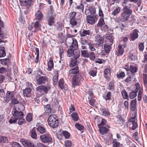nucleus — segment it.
<instances>
[{"label":"nucleus","mask_w":147,"mask_h":147,"mask_svg":"<svg viewBox=\"0 0 147 147\" xmlns=\"http://www.w3.org/2000/svg\"><path fill=\"white\" fill-rule=\"evenodd\" d=\"M123 11L120 16V19L121 21L124 22L128 20L130 16L132 14L131 4L127 3L124 6Z\"/></svg>","instance_id":"f257e3e1"},{"label":"nucleus","mask_w":147,"mask_h":147,"mask_svg":"<svg viewBox=\"0 0 147 147\" xmlns=\"http://www.w3.org/2000/svg\"><path fill=\"white\" fill-rule=\"evenodd\" d=\"M20 5L23 7L25 14H26L28 12L31 5L33 3L32 0H19Z\"/></svg>","instance_id":"f03ea898"},{"label":"nucleus","mask_w":147,"mask_h":147,"mask_svg":"<svg viewBox=\"0 0 147 147\" xmlns=\"http://www.w3.org/2000/svg\"><path fill=\"white\" fill-rule=\"evenodd\" d=\"M48 122L49 125L53 127H55L58 125V121L57 116L54 114L50 115L48 117Z\"/></svg>","instance_id":"7ed1b4c3"},{"label":"nucleus","mask_w":147,"mask_h":147,"mask_svg":"<svg viewBox=\"0 0 147 147\" xmlns=\"http://www.w3.org/2000/svg\"><path fill=\"white\" fill-rule=\"evenodd\" d=\"M50 85L47 84L46 86L41 85L37 87L36 89L37 92L40 94L42 95L44 93H47L51 88Z\"/></svg>","instance_id":"20e7f679"},{"label":"nucleus","mask_w":147,"mask_h":147,"mask_svg":"<svg viewBox=\"0 0 147 147\" xmlns=\"http://www.w3.org/2000/svg\"><path fill=\"white\" fill-rule=\"evenodd\" d=\"M104 37L100 34H97L95 37V45L98 47L102 46L104 42Z\"/></svg>","instance_id":"39448f33"},{"label":"nucleus","mask_w":147,"mask_h":147,"mask_svg":"<svg viewBox=\"0 0 147 147\" xmlns=\"http://www.w3.org/2000/svg\"><path fill=\"white\" fill-rule=\"evenodd\" d=\"M36 84L38 85L44 84L48 81V78L46 76H39L36 78Z\"/></svg>","instance_id":"423d86ee"},{"label":"nucleus","mask_w":147,"mask_h":147,"mask_svg":"<svg viewBox=\"0 0 147 147\" xmlns=\"http://www.w3.org/2000/svg\"><path fill=\"white\" fill-rule=\"evenodd\" d=\"M40 139L42 142L44 143L50 142L52 140V138L48 134H45L40 136Z\"/></svg>","instance_id":"0eeeda50"},{"label":"nucleus","mask_w":147,"mask_h":147,"mask_svg":"<svg viewBox=\"0 0 147 147\" xmlns=\"http://www.w3.org/2000/svg\"><path fill=\"white\" fill-rule=\"evenodd\" d=\"M14 98V91H7L6 94V97L4 98L3 102L5 103H8L11 100Z\"/></svg>","instance_id":"6e6552de"},{"label":"nucleus","mask_w":147,"mask_h":147,"mask_svg":"<svg viewBox=\"0 0 147 147\" xmlns=\"http://www.w3.org/2000/svg\"><path fill=\"white\" fill-rule=\"evenodd\" d=\"M12 114L13 117L16 119L18 120L19 118L23 117V113L21 111H18L16 108H14L12 111Z\"/></svg>","instance_id":"1a4fd4ad"},{"label":"nucleus","mask_w":147,"mask_h":147,"mask_svg":"<svg viewBox=\"0 0 147 147\" xmlns=\"http://www.w3.org/2000/svg\"><path fill=\"white\" fill-rule=\"evenodd\" d=\"M111 45H110V44L105 42L103 46L104 50H102L101 52L102 55H105L106 54L109 53L112 48Z\"/></svg>","instance_id":"9d476101"},{"label":"nucleus","mask_w":147,"mask_h":147,"mask_svg":"<svg viewBox=\"0 0 147 147\" xmlns=\"http://www.w3.org/2000/svg\"><path fill=\"white\" fill-rule=\"evenodd\" d=\"M86 20L88 23L94 24L97 20V16L95 15H88L86 17Z\"/></svg>","instance_id":"9b49d317"},{"label":"nucleus","mask_w":147,"mask_h":147,"mask_svg":"<svg viewBox=\"0 0 147 147\" xmlns=\"http://www.w3.org/2000/svg\"><path fill=\"white\" fill-rule=\"evenodd\" d=\"M114 37L111 34H106L105 35V42L110 44L112 45L113 43Z\"/></svg>","instance_id":"f8f14e48"},{"label":"nucleus","mask_w":147,"mask_h":147,"mask_svg":"<svg viewBox=\"0 0 147 147\" xmlns=\"http://www.w3.org/2000/svg\"><path fill=\"white\" fill-rule=\"evenodd\" d=\"M136 89L134 91L131 92L129 94V97L131 99L134 98L137 96V93L138 92L140 89V84L138 83H137L135 84Z\"/></svg>","instance_id":"ddd939ff"},{"label":"nucleus","mask_w":147,"mask_h":147,"mask_svg":"<svg viewBox=\"0 0 147 147\" xmlns=\"http://www.w3.org/2000/svg\"><path fill=\"white\" fill-rule=\"evenodd\" d=\"M139 31L137 29H135L133 32L131 33L130 36L131 40L134 41L138 37Z\"/></svg>","instance_id":"4468645a"},{"label":"nucleus","mask_w":147,"mask_h":147,"mask_svg":"<svg viewBox=\"0 0 147 147\" xmlns=\"http://www.w3.org/2000/svg\"><path fill=\"white\" fill-rule=\"evenodd\" d=\"M32 89L30 88H26L23 90V94L24 96L29 97L31 95Z\"/></svg>","instance_id":"2eb2a0df"},{"label":"nucleus","mask_w":147,"mask_h":147,"mask_svg":"<svg viewBox=\"0 0 147 147\" xmlns=\"http://www.w3.org/2000/svg\"><path fill=\"white\" fill-rule=\"evenodd\" d=\"M45 113L48 114L54 113L55 111L51 108L50 105L49 104L47 105L45 107Z\"/></svg>","instance_id":"dca6fc26"},{"label":"nucleus","mask_w":147,"mask_h":147,"mask_svg":"<svg viewBox=\"0 0 147 147\" xmlns=\"http://www.w3.org/2000/svg\"><path fill=\"white\" fill-rule=\"evenodd\" d=\"M22 144L25 147H30L32 142L29 140L22 139L21 140Z\"/></svg>","instance_id":"f3484780"},{"label":"nucleus","mask_w":147,"mask_h":147,"mask_svg":"<svg viewBox=\"0 0 147 147\" xmlns=\"http://www.w3.org/2000/svg\"><path fill=\"white\" fill-rule=\"evenodd\" d=\"M33 26L34 30H33L32 32H35L36 31L40 30L41 25L38 21H36L33 24Z\"/></svg>","instance_id":"a211bd4d"},{"label":"nucleus","mask_w":147,"mask_h":147,"mask_svg":"<svg viewBox=\"0 0 147 147\" xmlns=\"http://www.w3.org/2000/svg\"><path fill=\"white\" fill-rule=\"evenodd\" d=\"M79 76L80 75H75L73 77L72 80V85L74 88L75 86L78 85L79 81Z\"/></svg>","instance_id":"6ab92c4d"},{"label":"nucleus","mask_w":147,"mask_h":147,"mask_svg":"<svg viewBox=\"0 0 147 147\" xmlns=\"http://www.w3.org/2000/svg\"><path fill=\"white\" fill-rule=\"evenodd\" d=\"M81 35V39L84 37H87L88 36L90 35V32L89 30H83L82 31H81L80 33Z\"/></svg>","instance_id":"aec40b11"},{"label":"nucleus","mask_w":147,"mask_h":147,"mask_svg":"<svg viewBox=\"0 0 147 147\" xmlns=\"http://www.w3.org/2000/svg\"><path fill=\"white\" fill-rule=\"evenodd\" d=\"M99 132L102 135L107 134L108 131V129L107 127L104 126L98 127Z\"/></svg>","instance_id":"412c9836"},{"label":"nucleus","mask_w":147,"mask_h":147,"mask_svg":"<svg viewBox=\"0 0 147 147\" xmlns=\"http://www.w3.org/2000/svg\"><path fill=\"white\" fill-rule=\"evenodd\" d=\"M36 129L37 131L41 134H44L46 131V129L41 125H39Z\"/></svg>","instance_id":"4be33fe9"},{"label":"nucleus","mask_w":147,"mask_h":147,"mask_svg":"<svg viewBox=\"0 0 147 147\" xmlns=\"http://www.w3.org/2000/svg\"><path fill=\"white\" fill-rule=\"evenodd\" d=\"M137 100L136 99L132 100L130 103L131 109V110L134 111L136 107Z\"/></svg>","instance_id":"5701e85b"},{"label":"nucleus","mask_w":147,"mask_h":147,"mask_svg":"<svg viewBox=\"0 0 147 147\" xmlns=\"http://www.w3.org/2000/svg\"><path fill=\"white\" fill-rule=\"evenodd\" d=\"M100 113L102 115L108 116L110 115L109 111L106 109H101L99 111Z\"/></svg>","instance_id":"b1692460"},{"label":"nucleus","mask_w":147,"mask_h":147,"mask_svg":"<svg viewBox=\"0 0 147 147\" xmlns=\"http://www.w3.org/2000/svg\"><path fill=\"white\" fill-rule=\"evenodd\" d=\"M72 42L71 45H69V47H71V48L74 49H77L78 47L77 40L76 39H74Z\"/></svg>","instance_id":"393cba45"},{"label":"nucleus","mask_w":147,"mask_h":147,"mask_svg":"<svg viewBox=\"0 0 147 147\" xmlns=\"http://www.w3.org/2000/svg\"><path fill=\"white\" fill-rule=\"evenodd\" d=\"M79 72L78 67L76 66L74 68H73L69 71V74H76Z\"/></svg>","instance_id":"a878e982"},{"label":"nucleus","mask_w":147,"mask_h":147,"mask_svg":"<svg viewBox=\"0 0 147 147\" xmlns=\"http://www.w3.org/2000/svg\"><path fill=\"white\" fill-rule=\"evenodd\" d=\"M77 62V59L72 57L71 59V63L70 64V66L71 67H73L76 65Z\"/></svg>","instance_id":"bb28decb"},{"label":"nucleus","mask_w":147,"mask_h":147,"mask_svg":"<svg viewBox=\"0 0 147 147\" xmlns=\"http://www.w3.org/2000/svg\"><path fill=\"white\" fill-rule=\"evenodd\" d=\"M5 55V48L3 46H0V57H4Z\"/></svg>","instance_id":"cd10ccee"},{"label":"nucleus","mask_w":147,"mask_h":147,"mask_svg":"<svg viewBox=\"0 0 147 147\" xmlns=\"http://www.w3.org/2000/svg\"><path fill=\"white\" fill-rule=\"evenodd\" d=\"M1 63L3 65L8 66L10 65V60L7 59H1Z\"/></svg>","instance_id":"c85d7f7f"},{"label":"nucleus","mask_w":147,"mask_h":147,"mask_svg":"<svg viewBox=\"0 0 147 147\" xmlns=\"http://www.w3.org/2000/svg\"><path fill=\"white\" fill-rule=\"evenodd\" d=\"M48 68L47 69L49 71H51L53 67L54 64L53 60H50L48 63Z\"/></svg>","instance_id":"c756f323"},{"label":"nucleus","mask_w":147,"mask_h":147,"mask_svg":"<svg viewBox=\"0 0 147 147\" xmlns=\"http://www.w3.org/2000/svg\"><path fill=\"white\" fill-rule=\"evenodd\" d=\"M63 28L62 23L60 22H58L56 25V28L57 30L60 31L62 30Z\"/></svg>","instance_id":"7c9ffc66"},{"label":"nucleus","mask_w":147,"mask_h":147,"mask_svg":"<svg viewBox=\"0 0 147 147\" xmlns=\"http://www.w3.org/2000/svg\"><path fill=\"white\" fill-rule=\"evenodd\" d=\"M35 16L36 19L38 20H40L42 18V12L40 10H38L37 11Z\"/></svg>","instance_id":"2f4dec72"},{"label":"nucleus","mask_w":147,"mask_h":147,"mask_svg":"<svg viewBox=\"0 0 147 147\" xmlns=\"http://www.w3.org/2000/svg\"><path fill=\"white\" fill-rule=\"evenodd\" d=\"M78 19H76L75 18L71 19H70V23L71 24L72 27H74L75 26H76L77 24V20Z\"/></svg>","instance_id":"473e14b6"},{"label":"nucleus","mask_w":147,"mask_h":147,"mask_svg":"<svg viewBox=\"0 0 147 147\" xmlns=\"http://www.w3.org/2000/svg\"><path fill=\"white\" fill-rule=\"evenodd\" d=\"M54 18L52 16L49 17L48 18V24L50 26H52L54 23Z\"/></svg>","instance_id":"72a5a7b5"},{"label":"nucleus","mask_w":147,"mask_h":147,"mask_svg":"<svg viewBox=\"0 0 147 147\" xmlns=\"http://www.w3.org/2000/svg\"><path fill=\"white\" fill-rule=\"evenodd\" d=\"M37 135L36 133V129L35 127L33 128L31 131V136L33 138L36 139Z\"/></svg>","instance_id":"f704fd0d"},{"label":"nucleus","mask_w":147,"mask_h":147,"mask_svg":"<svg viewBox=\"0 0 147 147\" xmlns=\"http://www.w3.org/2000/svg\"><path fill=\"white\" fill-rule=\"evenodd\" d=\"M105 77L106 79L108 78L110 75V71L109 69L106 68L104 71Z\"/></svg>","instance_id":"c9c22d12"},{"label":"nucleus","mask_w":147,"mask_h":147,"mask_svg":"<svg viewBox=\"0 0 147 147\" xmlns=\"http://www.w3.org/2000/svg\"><path fill=\"white\" fill-rule=\"evenodd\" d=\"M74 50V49L69 48L67 51V55L68 57H71L73 55Z\"/></svg>","instance_id":"e433bc0d"},{"label":"nucleus","mask_w":147,"mask_h":147,"mask_svg":"<svg viewBox=\"0 0 147 147\" xmlns=\"http://www.w3.org/2000/svg\"><path fill=\"white\" fill-rule=\"evenodd\" d=\"M118 55H121L123 54L124 51L122 45H119L118 46Z\"/></svg>","instance_id":"4c0bfd02"},{"label":"nucleus","mask_w":147,"mask_h":147,"mask_svg":"<svg viewBox=\"0 0 147 147\" xmlns=\"http://www.w3.org/2000/svg\"><path fill=\"white\" fill-rule=\"evenodd\" d=\"M74 53H73L74 57H73L75 58L76 59H78L80 56V52L78 50L76 49H74Z\"/></svg>","instance_id":"58836bf2"},{"label":"nucleus","mask_w":147,"mask_h":147,"mask_svg":"<svg viewBox=\"0 0 147 147\" xmlns=\"http://www.w3.org/2000/svg\"><path fill=\"white\" fill-rule=\"evenodd\" d=\"M71 117L72 119L74 121H77L78 120V117L77 113H73L71 115Z\"/></svg>","instance_id":"ea45409f"},{"label":"nucleus","mask_w":147,"mask_h":147,"mask_svg":"<svg viewBox=\"0 0 147 147\" xmlns=\"http://www.w3.org/2000/svg\"><path fill=\"white\" fill-rule=\"evenodd\" d=\"M105 24V23L103 18H101L97 24V26L98 27H101L103 25H104Z\"/></svg>","instance_id":"a19ab883"},{"label":"nucleus","mask_w":147,"mask_h":147,"mask_svg":"<svg viewBox=\"0 0 147 147\" xmlns=\"http://www.w3.org/2000/svg\"><path fill=\"white\" fill-rule=\"evenodd\" d=\"M122 95L124 99H127L128 100L129 96L126 91L125 90H122L121 91Z\"/></svg>","instance_id":"79ce46f5"},{"label":"nucleus","mask_w":147,"mask_h":147,"mask_svg":"<svg viewBox=\"0 0 147 147\" xmlns=\"http://www.w3.org/2000/svg\"><path fill=\"white\" fill-rule=\"evenodd\" d=\"M82 55L85 57H88L89 56V53L87 51H81Z\"/></svg>","instance_id":"37998d69"},{"label":"nucleus","mask_w":147,"mask_h":147,"mask_svg":"<svg viewBox=\"0 0 147 147\" xmlns=\"http://www.w3.org/2000/svg\"><path fill=\"white\" fill-rule=\"evenodd\" d=\"M0 142L3 143H7L8 140L6 137L0 136Z\"/></svg>","instance_id":"c03bdc74"},{"label":"nucleus","mask_w":147,"mask_h":147,"mask_svg":"<svg viewBox=\"0 0 147 147\" xmlns=\"http://www.w3.org/2000/svg\"><path fill=\"white\" fill-rule=\"evenodd\" d=\"M113 144V147H120V143L117 142L116 139H115L113 140L112 142Z\"/></svg>","instance_id":"a18cd8bd"},{"label":"nucleus","mask_w":147,"mask_h":147,"mask_svg":"<svg viewBox=\"0 0 147 147\" xmlns=\"http://www.w3.org/2000/svg\"><path fill=\"white\" fill-rule=\"evenodd\" d=\"M75 126L77 129L80 131L83 129L84 128V127L83 125L78 123L75 124Z\"/></svg>","instance_id":"49530a36"},{"label":"nucleus","mask_w":147,"mask_h":147,"mask_svg":"<svg viewBox=\"0 0 147 147\" xmlns=\"http://www.w3.org/2000/svg\"><path fill=\"white\" fill-rule=\"evenodd\" d=\"M18 120V123L19 125H22L23 123H26V121L25 120V119L23 118V117H21Z\"/></svg>","instance_id":"de8ad7c7"},{"label":"nucleus","mask_w":147,"mask_h":147,"mask_svg":"<svg viewBox=\"0 0 147 147\" xmlns=\"http://www.w3.org/2000/svg\"><path fill=\"white\" fill-rule=\"evenodd\" d=\"M108 89L111 91H113L114 89V86L113 82H110L109 84Z\"/></svg>","instance_id":"09e8293b"},{"label":"nucleus","mask_w":147,"mask_h":147,"mask_svg":"<svg viewBox=\"0 0 147 147\" xmlns=\"http://www.w3.org/2000/svg\"><path fill=\"white\" fill-rule=\"evenodd\" d=\"M129 58L130 59L131 61H134L137 60L136 56L133 55L132 53H130L129 56Z\"/></svg>","instance_id":"8fccbe9b"},{"label":"nucleus","mask_w":147,"mask_h":147,"mask_svg":"<svg viewBox=\"0 0 147 147\" xmlns=\"http://www.w3.org/2000/svg\"><path fill=\"white\" fill-rule=\"evenodd\" d=\"M121 11V8L119 7H117L116 9H115L112 12V14L114 16H115L118 14Z\"/></svg>","instance_id":"3c124183"},{"label":"nucleus","mask_w":147,"mask_h":147,"mask_svg":"<svg viewBox=\"0 0 147 147\" xmlns=\"http://www.w3.org/2000/svg\"><path fill=\"white\" fill-rule=\"evenodd\" d=\"M32 119V115L31 113H28L26 116V120L28 122H31Z\"/></svg>","instance_id":"603ef678"},{"label":"nucleus","mask_w":147,"mask_h":147,"mask_svg":"<svg viewBox=\"0 0 147 147\" xmlns=\"http://www.w3.org/2000/svg\"><path fill=\"white\" fill-rule=\"evenodd\" d=\"M76 8L79 10L80 11H82L83 13V12L84 7L82 3H80L79 5H77L76 7Z\"/></svg>","instance_id":"864d4df0"},{"label":"nucleus","mask_w":147,"mask_h":147,"mask_svg":"<svg viewBox=\"0 0 147 147\" xmlns=\"http://www.w3.org/2000/svg\"><path fill=\"white\" fill-rule=\"evenodd\" d=\"M58 73H57V75L53 77V84L54 85H55L57 84L58 79Z\"/></svg>","instance_id":"5fc2aeb1"},{"label":"nucleus","mask_w":147,"mask_h":147,"mask_svg":"<svg viewBox=\"0 0 147 147\" xmlns=\"http://www.w3.org/2000/svg\"><path fill=\"white\" fill-rule=\"evenodd\" d=\"M88 48L91 51H94L95 50V49L94 48V45L93 43L91 42L88 43Z\"/></svg>","instance_id":"6e6d98bb"},{"label":"nucleus","mask_w":147,"mask_h":147,"mask_svg":"<svg viewBox=\"0 0 147 147\" xmlns=\"http://www.w3.org/2000/svg\"><path fill=\"white\" fill-rule=\"evenodd\" d=\"M129 68L130 70L132 73L136 72L138 69L136 67L133 66H130Z\"/></svg>","instance_id":"4d7b16f0"},{"label":"nucleus","mask_w":147,"mask_h":147,"mask_svg":"<svg viewBox=\"0 0 147 147\" xmlns=\"http://www.w3.org/2000/svg\"><path fill=\"white\" fill-rule=\"evenodd\" d=\"M63 83V79H61L59 81V85L60 88L61 89L64 88Z\"/></svg>","instance_id":"13d9d810"},{"label":"nucleus","mask_w":147,"mask_h":147,"mask_svg":"<svg viewBox=\"0 0 147 147\" xmlns=\"http://www.w3.org/2000/svg\"><path fill=\"white\" fill-rule=\"evenodd\" d=\"M63 134L66 138H68L70 136V134L67 131H63Z\"/></svg>","instance_id":"bf43d9fd"},{"label":"nucleus","mask_w":147,"mask_h":147,"mask_svg":"<svg viewBox=\"0 0 147 147\" xmlns=\"http://www.w3.org/2000/svg\"><path fill=\"white\" fill-rule=\"evenodd\" d=\"M76 12H72L69 14V18L70 19L75 18V16L76 15Z\"/></svg>","instance_id":"052dcab7"},{"label":"nucleus","mask_w":147,"mask_h":147,"mask_svg":"<svg viewBox=\"0 0 147 147\" xmlns=\"http://www.w3.org/2000/svg\"><path fill=\"white\" fill-rule=\"evenodd\" d=\"M138 132H136L134 133L132 136V138L135 140L136 141H138Z\"/></svg>","instance_id":"680f3d73"},{"label":"nucleus","mask_w":147,"mask_h":147,"mask_svg":"<svg viewBox=\"0 0 147 147\" xmlns=\"http://www.w3.org/2000/svg\"><path fill=\"white\" fill-rule=\"evenodd\" d=\"M72 143L69 140H66L65 142V145L66 147H71Z\"/></svg>","instance_id":"e2e57ef3"},{"label":"nucleus","mask_w":147,"mask_h":147,"mask_svg":"<svg viewBox=\"0 0 147 147\" xmlns=\"http://www.w3.org/2000/svg\"><path fill=\"white\" fill-rule=\"evenodd\" d=\"M73 38H70L69 39H66V42L67 43V45L68 46H69V45H71L73 41L74 40Z\"/></svg>","instance_id":"0e129e2a"},{"label":"nucleus","mask_w":147,"mask_h":147,"mask_svg":"<svg viewBox=\"0 0 147 147\" xmlns=\"http://www.w3.org/2000/svg\"><path fill=\"white\" fill-rule=\"evenodd\" d=\"M144 49V44L143 42H141L140 43L139 46V49L140 51H143Z\"/></svg>","instance_id":"69168bd1"},{"label":"nucleus","mask_w":147,"mask_h":147,"mask_svg":"<svg viewBox=\"0 0 147 147\" xmlns=\"http://www.w3.org/2000/svg\"><path fill=\"white\" fill-rule=\"evenodd\" d=\"M89 57L90 58L91 60H94L95 58L94 53L92 52L89 53Z\"/></svg>","instance_id":"338daca9"},{"label":"nucleus","mask_w":147,"mask_h":147,"mask_svg":"<svg viewBox=\"0 0 147 147\" xmlns=\"http://www.w3.org/2000/svg\"><path fill=\"white\" fill-rule=\"evenodd\" d=\"M143 79L144 84L146 86L147 84V74H143Z\"/></svg>","instance_id":"774afa93"}]
</instances>
